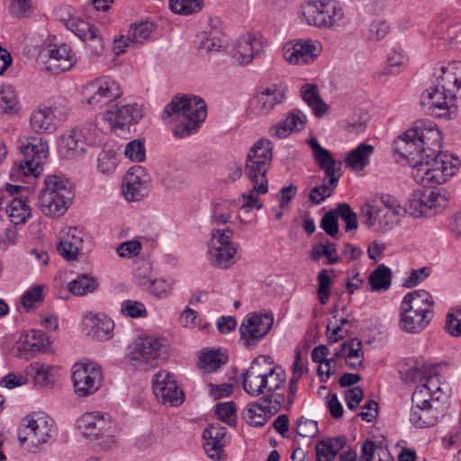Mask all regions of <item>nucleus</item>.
Listing matches in <instances>:
<instances>
[{
    "mask_svg": "<svg viewBox=\"0 0 461 461\" xmlns=\"http://www.w3.org/2000/svg\"><path fill=\"white\" fill-rule=\"evenodd\" d=\"M156 25L149 21H141L130 25L127 41L132 44H143L151 37Z\"/></svg>",
    "mask_w": 461,
    "mask_h": 461,
    "instance_id": "40",
    "label": "nucleus"
},
{
    "mask_svg": "<svg viewBox=\"0 0 461 461\" xmlns=\"http://www.w3.org/2000/svg\"><path fill=\"white\" fill-rule=\"evenodd\" d=\"M409 212L414 217H420L426 213L427 207L423 198V192H413L409 198Z\"/></svg>",
    "mask_w": 461,
    "mask_h": 461,
    "instance_id": "62",
    "label": "nucleus"
},
{
    "mask_svg": "<svg viewBox=\"0 0 461 461\" xmlns=\"http://www.w3.org/2000/svg\"><path fill=\"white\" fill-rule=\"evenodd\" d=\"M401 310L400 327L408 333H419L422 331L430 322V319L422 316L420 313H414L407 309Z\"/></svg>",
    "mask_w": 461,
    "mask_h": 461,
    "instance_id": "37",
    "label": "nucleus"
},
{
    "mask_svg": "<svg viewBox=\"0 0 461 461\" xmlns=\"http://www.w3.org/2000/svg\"><path fill=\"white\" fill-rule=\"evenodd\" d=\"M392 271L384 264L375 268L368 276L372 291L388 290L392 283Z\"/></svg>",
    "mask_w": 461,
    "mask_h": 461,
    "instance_id": "41",
    "label": "nucleus"
},
{
    "mask_svg": "<svg viewBox=\"0 0 461 461\" xmlns=\"http://www.w3.org/2000/svg\"><path fill=\"white\" fill-rule=\"evenodd\" d=\"M288 87L284 83H274L261 87L249 103L250 109L258 115H268L286 99Z\"/></svg>",
    "mask_w": 461,
    "mask_h": 461,
    "instance_id": "13",
    "label": "nucleus"
},
{
    "mask_svg": "<svg viewBox=\"0 0 461 461\" xmlns=\"http://www.w3.org/2000/svg\"><path fill=\"white\" fill-rule=\"evenodd\" d=\"M321 52L319 41L312 40L289 41L283 47V57L291 64H309Z\"/></svg>",
    "mask_w": 461,
    "mask_h": 461,
    "instance_id": "18",
    "label": "nucleus"
},
{
    "mask_svg": "<svg viewBox=\"0 0 461 461\" xmlns=\"http://www.w3.org/2000/svg\"><path fill=\"white\" fill-rule=\"evenodd\" d=\"M90 330L88 335L98 340H107L113 337V321L104 314L91 315L87 318Z\"/></svg>",
    "mask_w": 461,
    "mask_h": 461,
    "instance_id": "33",
    "label": "nucleus"
},
{
    "mask_svg": "<svg viewBox=\"0 0 461 461\" xmlns=\"http://www.w3.org/2000/svg\"><path fill=\"white\" fill-rule=\"evenodd\" d=\"M98 169L104 174L113 173L117 166V157L113 150H103L97 158Z\"/></svg>",
    "mask_w": 461,
    "mask_h": 461,
    "instance_id": "56",
    "label": "nucleus"
},
{
    "mask_svg": "<svg viewBox=\"0 0 461 461\" xmlns=\"http://www.w3.org/2000/svg\"><path fill=\"white\" fill-rule=\"evenodd\" d=\"M66 25L83 41H86L98 30L95 25L78 17L69 18Z\"/></svg>",
    "mask_w": 461,
    "mask_h": 461,
    "instance_id": "45",
    "label": "nucleus"
},
{
    "mask_svg": "<svg viewBox=\"0 0 461 461\" xmlns=\"http://www.w3.org/2000/svg\"><path fill=\"white\" fill-rule=\"evenodd\" d=\"M313 158L318 167L324 170L326 178H330V184H338L342 175V162L335 160L331 153L326 149H322L314 154Z\"/></svg>",
    "mask_w": 461,
    "mask_h": 461,
    "instance_id": "29",
    "label": "nucleus"
},
{
    "mask_svg": "<svg viewBox=\"0 0 461 461\" xmlns=\"http://www.w3.org/2000/svg\"><path fill=\"white\" fill-rule=\"evenodd\" d=\"M273 158V144L270 140L261 139L258 140L249 150L244 167V174L253 184V187L242 197L246 202L241 209L249 212L252 208L260 210L263 203L259 201V194H265L268 191L267 173L270 168Z\"/></svg>",
    "mask_w": 461,
    "mask_h": 461,
    "instance_id": "2",
    "label": "nucleus"
},
{
    "mask_svg": "<svg viewBox=\"0 0 461 461\" xmlns=\"http://www.w3.org/2000/svg\"><path fill=\"white\" fill-rule=\"evenodd\" d=\"M80 433L91 441L102 439L98 444L109 447L113 443L112 424L109 417L99 412H86L77 421Z\"/></svg>",
    "mask_w": 461,
    "mask_h": 461,
    "instance_id": "12",
    "label": "nucleus"
},
{
    "mask_svg": "<svg viewBox=\"0 0 461 461\" xmlns=\"http://www.w3.org/2000/svg\"><path fill=\"white\" fill-rule=\"evenodd\" d=\"M62 117L63 114L56 107L41 105L31 114V127L36 132L52 131Z\"/></svg>",
    "mask_w": 461,
    "mask_h": 461,
    "instance_id": "24",
    "label": "nucleus"
},
{
    "mask_svg": "<svg viewBox=\"0 0 461 461\" xmlns=\"http://www.w3.org/2000/svg\"><path fill=\"white\" fill-rule=\"evenodd\" d=\"M301 96L312 109L313 114L316 117L321 118L327 113L329 105L321 97L317 85L304 84L301 87Z\"/></svg>",
    "mask_w": 461,
    "mask_h": 461,
    "instance_id": "32",
    "label": "nucleus"
},
{
    "mask_svg": "<svg viewBox=\"0 0 461 461\" xmlns=\"http://www.w3.org/2000/svg\"><path fill=\"white\" fill-rule=\"evenodd\" d=\"M200 367L204 372H213L220 368L224 363L225 358L219 351L210 350L202 353L199 358Z\"/></svg>",
    "mask_w": 461,
    "mask_h": 461,
    "instance_id": "49",
    "label": "nucleus"
},
{
    "mask_svg": "<svg viewBox=\"0 0 461 461\" xmlns=\"http://www.w3.org/2000/svg\"><path fill=\"white\" fill-rule=\"evenodd\" d=\"M447 407L443 402L428 406H412L410 414L411 422L417 428L431 427L444 417Z\"/></svg>",
    "mask_w": 461,
    "mask_h": 461,
    "instance_id": "25",
    "label": "nucleus"
},
{
    "mask_svg": "<svg viewBox=\"0 0 461 461\" xmlns=\"http://www.w3.org/2000/svg\"><path fill=\"white\" fill-rule=\"evenodd\" d=\"M142 116V110L138 104L123 102L112 104L103 113L104 120L108 122L113 130H123L131 124L137 123Z\"/></svg>",
    "mask_w": 461,
    "mask_h": 461,
    "instance_id": "17",
    "label": "nucleus"
},
{
    "mask_svg": "<svg viewBox=\"0 0 461 461\" xmlns=\"http://www.w3.org/2000/svg\"><path fill=\"white\" fill-rule=\"evenodd\" d=\"M167 346L158 338L145 337L137 339L130 347L129 360L141 370L158 366L167 358Z\"/></svg>",
    "mask_w": 461,
    "mask_h": 461,
    "instance_id": "7",
    "label": "nucleus"
},
{
    "mask_svg": "<svg viewBox=\"0 0 461 461\" xmlns=\"http://www.w3.org/2000/svg\"><path fill=\"white\" fill-rule=\"evenodd\" d=\"M53 366L46 365L41 362H33L25 369L26 376L31 377L34 384L40 386H48L52 384L51 372Z\"/></svg>",
    "mask_w": 461,
    "mask_h": 461,
    "instance_id": "39",
    "label": "nucleus"
},
{
    "mask_svg": "<svg viewBox=\"0 0 461 461\" xmlns=\"http://www.w3.org/2000/svg\"><path fill=\"white\" fill-rule=\"evenodd\" d=\"M436 85L437 87L447 91V95L461 96V63L453 62L447 67H441Z\"/></svg>",
    "mask_w": 461,
    "mask_h": 461,
    "instance_id": "27",
    "label": "nucleus"
},
{
    "mask_svg": "<svg viewBox=\"0 0 461 461\" xmlns=\"http://www.w3.org/2000/svg\"><path fill=\"white\" fill-rule=\"evenodd\" d=\"M237 246L223 248L209 247L208 259L212 266L219 268H227L234 263Z\"/></svg>",
    "mask_w": 461,
    "mask_h": 461,
    "instance_id": "38",
    "label": "nucleus"
},
{
    "mask_svg": "<svg viewBox=\"0 0 461 461\" xmlns=\"http://www.w3.org/2000/svg\"><path fill=\"white\" fill-rule=\"evenodd\" d=\"M231 203L213 200L211 207V219L215 224H226L231 217Z\"/></svg>",
    "mask_w": 461,
    "mask_h": 461,
    "instance_id": "47",
    "label": "nucleus"
},
{
    "mask_svg": "<svg viewBox=\"0 0 461 461\" xmlns=\"http://www.w3.org/2000/svg\"><path fill=\"white\" fill-rule=\"evenodd\" d=\"M263 50V42L251 33L240 36L231 51V57L239 65L249 64Z\"/></svg>",
    "mask_w": 461,
    "mask_h": 461,
    "instance_id": "21",
    "label": "nucleus"
},
{
    "mask_svg": "<svg viewBox=\"0 0 461 461\" xmlns=\"http://www.w3.org/2000/svg\"><path fill=\"white\" fill-rule=\"evenodd\" d=\"M188 176L184 170H172L166 174L162 179V183L167 189L178 190L186 185Z\"/></svg>",
    "mask_w": 461,
    "mask_h": 461,
    "instance_id": "52",
    "label": "nucleus"
},
{
    "mask_svg": "<svg viewBox=\"0 0 461 461\" xmlns=\"http://www.w3.org/2000/svg\"><path fill=\"white\" fill-rule=\"evenodd\" d=\"M122 92L119 85L110 77L96 78L82 89V104H87L93 109H101L120 98Z\"/></svg>",
    "mask_w": 461,
    "mask_h": 461,
    "instance_id": "9",
    "label": "nucleus"
},
{
    "mask_svg": "<svg viewBox=\"0 0 461 461\" xmlns=\"http://www.w3.org/2000/svg\"><path fill=\"white\" fill-rule=\"evenodd\" d=\"M268 410V405L258 400V402L247 404V406L242 411V418L248 424L251 426L262 427L271 417L269 415Z\"/></svg>",
    "mask_w": 461,
    "mask_h": 461,
    "instance_id": "35",
    "label": "nucleus"
},
{
    "mask_svg": "<svg viewBox=\"0 0 461 461\" xmlns=\"http://www.w3.org/2000/svg\"><path fill=\"white\" fill-rule=\"evenodd\" d=\"M317 280L319 283V287L317 290L318 299L321 304H326L330 298L331 284V280L329 275L327 274V270L323 269L321 272H319L317 276Z\"/></svg>",
    "mask_w": 461,
    "mask_h": 461,
    "instance_id": "60",
    "label": "nucleus"
},
{
    "mask_svg": "<svg viewBox=\"0 0 461 461\" xmlns=\"http://www.w3.org/2000/svg\"><path fill=\"white\" fill-rule=\"evenodd\" d=\"M335 357H344L347 359L353 357L364 358L362 341L357 338L344 341L340 349L335 352Z\"/></svg>",
    "mask_w": 461,
    "mask_h": 461,
    "instance_id": "48",
    "label": "nucleus"
},
{
    "mask_svg": "<svg viewBox=\"0 0 461 461\" xmlns=\"http://www.w3.org/2000/svg\"><path fill=\"white\" fill-rule=\"evenodd\" d=\"M272 357L269 356H258L250 364V366L245 371L262 378H267L268 374L273 373Z\"/></svg>",
    "mask_w": 461,
    "mask_h": 461,
    "instance_id": "50",
    "label": "nucleus"
},
{
    "mask_svg": "<svg viewBox=\"0 0 461 461\" xmlns=\"http://www.w3.org/2000/svg\"><path fill=\"white\" fill-rule=\"evenodd\" d=\"M98 286L97 280L86 274H81L68 285V290L74 295L82 296L93 293Z\"/></svg>",
    "mask_w": 461,
    "mask_h": 461,
    "instance_id": "42",
    "label": "nucleus"
},
{
    "mask_svg": "<svg viewBox=\"0 0 461 461\" xmlns=\"http://www.w3.org/2000/svg\"><path fill=\"white\" fill-rule=\"evenodd\" d=\"M140 285L142 286H147L154 296L158 298H164L169 294L173 283L165 279H157L153 281L144 279Z\"/></svg>",
    "mask_w": 461,
    "mask_h": 461,
    "instance_id": "53",
    "label": "nucleus"
},
{
    "mask_svg": "<svg viewBox=\"0 0 461 461\" xmlns=\"http://www.w3.org/2000/svg\"><path fill=\"white\" fill-rule=\"evenodd\" d=\"M267 378L244 372L242 374V387L251 396H258L266 393Z\"/></svg>",
    "mask_w": 461,
    "mask_h": 461,
    "instance_id": "46",
    "label": "nucleus"
},
{
    "mask_svg": "<svg viewBox=\"0 0 461 461\" xmlns=\"http://www.w3.org/2000/svg\"><path fill=\"white\" fill-rule=\"evenodd\" d=\"M302 16L306 23L318 28H331L344 17L341 5L334 1H310L302 5Z\"/></svg>",
    "mask_w": 461,
    "mask_h": 461,
    "instance_id": "8",
    "label": "nucleus"
},
{
    "mask_svg": "<svg viewBox=\"0 0 461 461\" xmlns=\"http://www.w3.org/2000/svg\"><path fill=\"white\" fill-rule=\"evenodd\" d=\"M400 212H391L388 209L378 208L377 222L382 231H387L393 228L394 224L398 222L396 219L400 216Z\"/></svg>",
    "mask_w": 461,
    "mask_h": 461,
    "instance_id": "64",
    "label": "nucleus"
},
{
    "mask_svg": "<svg viewBox=\"0 0 461 461\" xmlns=\"http://www.w3.org/2000/svg\"><path fill=\"white\" fill-rule=\"evenodd\" d=\"M346 444L344 435L321 439L315 447L316 461H331Z\"/></svg>",
    "mask_w": 461,
    "mask_h": 461,
    "instance_id": "31",
    "label": "nucleus"
},
{
    "mask_svg": "<svg viewBox=\"0 0 461 461\" xmlns=\"http://www.w3.org/2000/svg\"><path fill=\"white\" fill-rule=\"evenodd\" d=\"M338 211L336 209L330 210L324 214L321 221V228L330 237L337 238L339 233Z\"/></svg>",
    "mask_w": 461,
    "mask_h": 461,
    "instance_id": "57",
    "label": "nucleus"
},
{
    "mask_svg": "<svg viewBox=\"0 0 461 461\" xmlns=\"http://www.w3.org/2000/svg\"><path fill=\"white\" fill-rule=\"evenodd\" d=\"M75 62V53L66 44L50 46L44 61L46 68L54 74H59L70 69Z\"/></svg>",
    "mask_w": 461,
    "mask_h": 461,
    "instance_id": "23",
    "label": "nucleus"
},
{
    "mask_svg": "<svg viewBox=\"0 0 461 461\" xmlns=\"http://www.w3.org/2000/svg\"><path fill=\"white\" fill-rule=\"evenodd\" d=\"M434 302L432 296L425 290L408 293L402 299L400 309H407L411 312L420 313L429 319L433 317Z\"/></svg>",
    "mask_w": 461,
    "mask_h": 461,
    "instance_id": "26",
    "label": "nucleus"
},
{
    "mask_svg": "<svg viewBox=\"0 0 461 461\" xmlns=\"http://www.w3.org/2000/svg\"><path fill=\"white\" fill-rule=\"evenodd\" d=\"M338 184L331 185L330 178L324 177L323 184L312 188L309 199L314 204L321 203L327 197L331 195V192L337 187Z\"/></svg>",
    "mask_w": 461,
    "mask_h": 461,
    "instance_id": "54",
    "label": "nucleus"
},
{
    "mask_svg": "<svg viewBox=\"0 0 461 461\" xmlns=\"http://www.w3.org/2000/svg\"><path fill=\"white\" fill-rule=\"evenodd\" d=\"M124 154L132 161H143L145 159L144 140L136 139L127 143Z\"/></svg>",
    "mask_w": 461,
    "mask_h": 461,
    "instance_id": "58",
    "label": "nucleus"
},
{
    "mask_svg": "<svg viewBox=\"0 0 461 461\" xmlns=\"http://www.w3.org/2000/svg\"><path fill=\"white\" fill-rule=\"evenodd\" d=\"M422 160L415 169H412L414 180L424 186H433L446 183L455 175L459 166L456 158L438 152Z\"/></svg>",
    "mask_w": 461,
    "mask_h": 461,
    "instance_id": "6",
    "label": "nucleus"
},
{
    "mask_svg": "<svg viewBox=\"0 0 461 461\" xmlns=\"http://www.w3.org/2000/svg\"><path fill=\"white\" fill-rule=\"evenodd\" d=\"M169 6L172 12L178 14H192L202 10V0H170Z\"/></svg>",
    "mask_w": 461,
    "mask_h": 461,
    "instance_id": "51",
    "label": "nucleus"
},
{
    "mask_svg": "<svg viewBox=\"0 0 461 461\" xmlns=\"http://www.w3.org/2000/svg\"><path fill=\"white\" fill-rule=\"evenodd\" d=\"M435 381H438V377H429L425 384L415 389L411 396L412 406L419 407L440 403V396H438V393L442 392V387H437L433 391L430 386L433 385Z\"/></svg>",
    "mask_w": 461,
    "mask_h": 461,
    "instance_id": "34",
    "label": "nucleus"
},
{
    "mask_svg": "<svg viewBox=\"0 0 461 461\" xmlns=\"http://www.w3.org/2000/svg\"><path fill=\"white\" fill-rule=\"evenodd\" d=\"M225 435L226 429L220 424H211L203 429V448L209 458L215 461L224 460Z\"/></svg>",
    "mask_w": 461,
    "mask_h": 461,
    "instance_id": "22",
    "label": "nucleus"
},
{
    "mask_svg": "<svg viewBox=\"0 0 461 461\" xmlns=\"http://www.w3.org/2000/svg\"><path fill=\"white\" fill-rule=\"evenodd\" d=\"M374 146L366 143H360L352 149L345 158L347 167L352 170H362L369 164V158L374 153Z\"/></svg>",
    "mask_w": 461,
    "mask_h": 461,
    "instance_id": "36",
    "label": "nucleus"
},
{
    "mask_svg": "<svg viewBox=\"0 0 461 461\" xmlns=\"http://www.w3.org/2000/svg\"><path fill=\"white\" fill-rule=\"evenodd\" d=\"M72 381L74 392L78 397L95 394L103 382L100 366L93 362L76 363L72 368Z\"/></svg>",
    "mask_w": 461,
    "mask_h": 461,
    "instance_id": "10",
    "label": "nucleus"
},
{
    "mask_svg": "<svg viewBox=\"0 0 461 461\" xmlns=\"http://www.w3.org/2000/svg\"><path fill=\"white\" fill-rule=\"evenodd\" d=\"M9 217L14 224L23 223L31 214V208L23 198H13L8 205Z\"/></svg>",
    "mask_w": 461,
    "mask_h": 461,
    "instance_id": "44",
    "label": "nucleus"
},
{
    "mask_svg": "<svg viewBox=\"0 0 461 461\" xmlns=\"http://www.w3.org/2000/svg\"><path fill=\"white\" fill-rule=\"evenodd\" d=\"M207 114L206 104L199 96H175L165 107L162 118L175 116L180 122L176 125L173 132L178 138L187 137L200 127Z\"/></svg>",
    "mask_w": 461,
    "mask_h": 461,
    "instance_id": "3",
    "label": "nucleus"
},
{
    "mask_svg": "<svg viewBox=\"0 0 461 461\" xmlns=\"http://www.w3.org/2000/svg\"><path fill=\"white\" fill-rule=\"evenodd\" d=\"M122 312L131 318L145 317L147 311L144 304L138 301L125 300L121 304Z\"/></svg>",
    "mask_w": 461,
    "mask_h": 461,
    "instance_id": "63",
    "label": "nucleus"
},
{
    "mask_svg": "<svg viewBox=\"0 0 461 461\" xmlns=\"http://www.w3.org/2000/svg\"><path fill=\"white\" fill-rule=\"evenodd\" d=\"M328 354L329 348L325 345L315 347L312 351V361L320 364L317 372L323 382H326L331 375L330 363L332 359L327 358Z\"/></svg>",
    "mask_w": 461,
    "mask_h": 461,
    "instance_id": "43",
    "label": "nucleus"
},
{
    "mask_svg": "<svg viewBox=\"0 0 461 461\" xmlns=\"http://www.w3.org/2000/svg\"><path fill=\"white\" fill-rule=\"evenodd\" d=\"M442 148L441 132L432 124L417 122L393 143L394 155L408 161L412 169Z\"/></svg>",
    "mask_w": 461,
    "mask_h": 461,
    "instance_id": "1",
    "label": "nucleus"
},
{
    "mask_svg": "<svg viewBox=\"0 0 461 461\" xmlns=\"http://www.w3.org/2000/svg\"><path fill=\"white\" fill-rule=\"evenodd\" d=\"M295 431L303 438H313L319 432L318 423L305 417H300L296 420Z\"/></svg>",
    "mask_w": 461,
    "mask_h": 461,
    "instance_id": "59",
    "label": "nucleus"
},
{
    "mask_svg": "<svg viewBox=\"0 0 461 461\" xmlns=\"http://www.w3.org/2000/svg\"><path fill=\"white\" fill-rule=\"evenodd\" d=\"M274 324L272 314L249 313L240 327V339L246 348L257 344L271 330Z\"/></svg>",
    "mask_w": 461,
    "mask_h": 461,
    "instance_id": "14",
    "label": "nucleus"
},
{
    "mask_svg": "<svg viewBox=\"0 0 461 461\" xmlns=\"http://www.w3.org/2000/svg\"><path fill=\"white\" fill-rule=\"evenodd\" d=\"M17 104L15 94L10 86H0V112L12 113Z\"/></svg>",
    "mask_w": 461,
    "mask_h": 461,
    "instance_id": "61",
    "label": "nucleus"
},
{
    "mask_svg": "<svg viewBox=\"0 0 461 461\" xmlns=\"http://www.w3.org/2000/svg\"><path fill=\"white\" fill-rule=\"evenodd\" d=\"M45 187L39 194L38 204L41 212L49 217H59L68 210L73 196L72 184L60 176H48Z\"/></svg>",
    "mask_w": 461,
    "mask_h": 461,
    "instance_id": "5",
    "label": "nucleus"
},
{
    "mask_svg": "<svg viewBox=\"0 0 461 461\" xmlns=\"http://www.w3.org/2000/svg\"><path fill=\"white\" fill-rule=\"evenodd\" d=\"M337 211L339 217L346 222L345 230L347 232L357 229V213L352 211L349 204L346 203H339L337 205Z\"/></svg>",
    "mask_w": 461,
    "mask_h": 461,
    "instance_id": "55",
    "label": "nucleus"
},
{
    "mask_svg": "<svg viewBox=\"0 0 461 461\" xmlns=\"http://www.w3.org/2000/svg\"><path fill=\"white\" fill-rule=\"evenodd\" d=\"M152 389L157 399L163 404L179 406L185 401V393L177 386L174 375L166 370H161L155 375Z\"/></svg>",
    "mask_w": 461,
    "mask_h": 461,
    "instance_id": "15",
    "label": "nucleus"
},
{
    "mask_svg": "<svg viewBox=\"0 0 461 461\" xmlns=\"http://www.w3.org/2000/svg\"><path fill=\"white\" fill-rule=\"evenodd\" d=\"M85 151V142L81 133L72 130L68 134L63 135L59 142V154L68 159L80 156Z\"/></svg>",
    "mask_w": 461,
    "mask_h": 461,
    "instance_id": "30",
    "label": "nucleus"
},
{
    "mask_svg": "<svg viewBox=\"0 0 461 461\" xmlns=\"http://www.w3.org/2000/svg\"><path fill=\"white\" fill-rule=\"evenodd\" d=\"M20 150L23 155L18 164L20 171L25 176H39L48 156L47 142L40 137H29L22 142Z\"/></svg>",
    "mask_w": 461,
    "mask_h": 461,
    "instance_id": "11",
    "label": "nucleus"
},
{
    "mask_svg": "<svg viewBox=\"0 0 461 461\" xmlns=\"http://www.w3.org/2000/svg\"><path fill=\"white\" fill-rule=\"evenodd\" d=\"M50 339L42 330H32L20 335L12 348V353L20 358L30 359L37 352H45Z\"/></svg>",
    "mask_w": 461,
    "mask_h": 461,
    "instance_id": "19",
    "label": "nucleus"
},
{
    "mask_svg": "<svg viewBox=\"0 0 461 461\" xmlns=\"http://www.w3.org/2000/svg\"><path fill=\"white\" fill-rule=\"evenodd\" d=\"M149 176L141 166L131 167L122 182V192L127 201H140L148 194Z\"/></svg>",
    "mask_w": 461,
    "mask_h": 461,
    "instance_id": "20",
    "label": "nucleus"
},
{
    "mask_svg": "<svg viewBox=\"0 0 461 461\" xmlns=\"http://www.w3.org/2000/svg\"><path fill=\"white\" fill-rule=\"evenodd\" d=\"M456 98L454 95H447V91L435 85L422 94L420 104L427 107L431 114L450 119L452 114L456 113Z\"/></svg>",
    "mask_w": 461,
    "mask_h": 461,
    "instance_id": "16",
    "label": "nucleus"
},
{
    "mask_svg": "<svg viewBox=\"0 0 461 461\" xmlns=\"http://www.w3.org/2000/svg\"><path fill=\"white\" fill-rule=\"evenodd\" d=\"M57 431L54 420L44 412H32L23 418L18 430L21 444L27 445L29 452L37 453L55 441Z\"/></svg>",
    "mask_w": 461,
    "mask_h": 461,
    "instance_id": "4",
    "label": "nucleus"
},
{
    "mask_svg": "<svg viewBox=\"0 0 461 461\" xmlns=\"http://www.w3.org/2000/svg\"><path fill=\"white\" fill-rule=\"evenodd\" d=\"M307 117L300 110L294 109L284 122L271 128V134L278 139L287 137L293 131H300L306 123Z\"/></svg>",
    "mask_w": 461,
    "mask_h": 461,
    "instance_id": "28",
    "label": "nucleus"
}]
</instances>
